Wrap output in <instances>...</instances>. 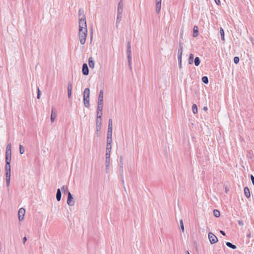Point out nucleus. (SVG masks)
<instances>
[{"mask_svg": "<svg viewBox=\"0 0 254 254\" xmlns=\"http://www.w3.org/2000/svg\"><path fill=\"white\" fill-rule=\"evenodd\" d=\"M78 37L81 44H85L87 36V28L86 22L78 23Z\"/></svg>", "mask_w": 254, "mask_h": 254, "instance_id": "nucleus-1", "label": "nucleus"}, {"mask_svg": "<svg viewBox=\"0 0 254 254\" xmlns=\"http://www.w3.org/2000/svg\"><path fill=\"white\" fill-rule=\"evenodd\" d=\"M89 96H90V89L88 88H86L84 89V93H83V102H84V106L86 108H88L90 106Z\"/></svg>", "mask_w": 254, "mask_h": 254, "instance_id": "nucleus-2", "label": "nucleus"}, {"mask_svg": "<svg viewBox=\"0 0 254 254\" xmlns=\"http://www.w3.org/2000/svg\"><path fill=\"white\" fill-rule=\"evenodd\" d=\"M123 165H124V162L123 160L122 156H121L120 158V176L122 179V182L123 184H124L125 181L124 179V170H123Z\"/></svg>", "mask_w": 254, "mask_h": 254, "instance_id": "nucleus-3", "label": "nucleus"}, {"mask_svg": "<svg viewBox=\"0 0 254 254\" xmlns=\"http://www.w3.org/2000/svg\"><path fill=\"white\" fill-rule=\"evenodd\" d=\"M78 17H79L78 23L86 22V17H85V15L84 14V10L82 8H80L79 9Z\"/></svg>", "mask_w": 254, "mask_h": 254, "instance_id": "nucleus-4", "label": "nucleus"}, {"mask_svg": "<svg viewBox=\"0 0 254 254\" xmlns=\"http://www.w3.org/2000/svg\"><path fill=\"white\" fill-rule=\"evenodd\" d=\"M208 239L211 244H215L218 241L217 237L211 232L208 233Z\"/></svg>", "mask_w": 254, "mask_h": 254, "instance_id": "nucleus-5", "label": "nucleus"}, {"mask_svg": "<svg viewBox=\"0 0 254 254\" xmlns=\"http://www.w3.org/2000/svg\"><path fill=\"white\" fill-rule=\"evenodd\" d=\"M67 203L70 206H73L75 204L74 201L73 200L72 195L69 191L67 193Z\"/></svg>", "mask_w": 254, "mask_h": 254, "instance_id": "nucleus-6", "label": "nucleus"}, {"mask_svg": "<svg viewBox=\"0 0 254 254\" xmlns=\"http://www.w3.org/2000/svg\"><path fill=\"white\" fill-rule=\"evenodd\" d=\"M103 104H97V118H100V116L102 115Z\"/></svg>", "mask_w": 254, "mask_h": 254, "instance_id": "nucleus-7", "label": "nucleus"}, {"mask_svg": "<svg viewBox=\"0 0 254 254\" xmlns=\"http://www.w3.org/2000/svg\"><path fill=\"white\" fill-rule=\"evenodd\" d=\"M25 213V210L23 208H21L18 210V219L20 221H22L24 218Z\"/></svg>", "mask_w": 254, "mask_h": 254, "instance_id": "nucleus-8", "label": "nucleus"}, {"mask_svg": "<svg viewBox=\"0 0 254 254\" xmlns=\"http://www.w3.org/2000/svg\"><path fill=\"white\" fill-rule=\"evenodd\" d=\"M113 124L112 120L109 119L108 122V128L107 135H112Z\"/></svg>", "mask_w": 254, "mask_h": 254, "instance_id": "nucleus-9", "label": "nucleus"}, {"mask_svg": "<svg viewBox=\"0 0 254 254\" xmlns=\"http://www.w3.org/2000/svg\"><path fill=\"white\" fill-rule=\"evenodd\" d=\"M103 95L104 92L103 90H101L99 92V95L98 98L97 104H103Z\"/></svg>", "mask_w": 254, "mask_h": 254, "instance_id": "nucleus-10", "label": "nucleus"}, {"mask_svg": "<svg viewBox=\"0 0 254 254\" xmlns=\"http://www.w3.org/2000/svg\"><path fill=\"white\" fill-rule=\"evenodd\" d=\"M5 179L6 186L8 187L10 181V171H5Z\"/></svg>", "mask_w": 254, "mask_h": 254, "instance_id": "nucleus-11", "label": "nucleus"}, {"mask_svg": "<svg viewBox=\"0 0 254 254\" xmlns=\"http://www.w3.org/2000/svg\"><path fill=\"white\" fill-rule=\"evenodd\" d=\"M82 72L85 75H87L89 74V69L86 64H83L82 65Z\"/></svg>", "mask_w": 254, "mask_h": 254, "instance_id": "nucleus-12", "label": "nucleus"}, {"mask_svg": "<svg viewBox=\"0 0 254 254\" xmlns=\"http://www.w3.org/2000/svg\"><path fill=\"white\" fill-rule=\"evenodd\" d=\"M110 165V158H108V157H106V159H105V166H106L105 171H106V173H109Z\"/></svg>", "mask_w": 254, "mask_h": 254, "instance_id": "nucleus-13", "label": "nucleus"}, {"mask_svg": "<svg viewBox=\"0 0 254 254\" xmlns=\"http://www.w3.org/2000/svg\"><path fill=\"white\" fill-rule=\"evenodd\" d=\"M123 1L122 0H121L118 4L117 13H122L123 11Z\"/></svg>", "mask_w": 254, "mask_h": 254, "instance_id": "nucleus-14", "label": "nucleus"}, {"mask_svg": "<svg viewBox=\"0 0 254 254\" xmlns=\"http://www.w3.org/2000/svg\"><path fill=\"white\" fill-rule=\"evenodd\" d=\"M156 10L157 13H159L161 7V0H156Z\"/></svg>", "mask_w": 254, "mask_h": 254, "instance_id": "nucleus-15", "label": "nucleus"}, {"mask_svg": "<svg viewBox=\"0 0 254 254\" xmlns=\"http://www.w3.org/2000/svg\"><path fill=\"white\" fill-rule=\"evenodd\" d=\"M11 150H6L5 160L11 161Z\"/></svg>", "mask_w": 254, "mask_h": 254, "instance_id": "nucleus-16", "label": "nucleus"}, {"mask_svg": "<svg viewBox=\"0 0 254 254\" xmlns=\"http://www.w3.org/2000/svg\"><path fill=\"white\" fill-rule=\"evenodd\" d=\"M122 17V13H117V17L116 20V27L118 28L119 24L120 23Z\"/></svg>", "mask_w": 254, "mask_h": 254, "instance_id": "nucleus-17", "label": "nucleus"}, {"mask_svg": "<svg viewBox=\"0 0 254 254\" xmlns=\"http://www.w3.org/2000/svg\"><path fill=\"white\" fill-rule=\"evenodd\" d=\"M112 135H107V146H112Z\"/></svg>", "mask_w": 254, "mask_h": 254, "instance_id": "nucleus-18", "label": "nucleus"}, {"mask_svg": "<svg viewBox=\"0 0 254 254\" xmlns=\"http://www.w3.org/2000/svg\"><path fill=\"white\" fill-rule=\"evenodd\" d=\"M62 197V193H61V190L60 189H58L57 190V194H56V198L57 200L59 201L61 199Z\"/></svg>", "mask_w": 254, "mask_h": 254, "instance_id": "nucleus-19", "label": "nucleus"}, {"mask_svg": "<svg viewBox=\"0 0 254 254\" xmlns=\"http://www.w3.org/2000/svg\"><path fill=\"white\" fill-rule=\"evenodd\" d=\"M112 146H109L106 147V157H108V158H110V153L111 151Z\"/></svg>", "mask_w": 254, "mask_h": 254, "instance_id": "nucleus-20", "label": "nucleus"}, {"mask_svg": "<svg viewBox=\"0 0 254 254\" xmlns=\"http://www.w3.org/2000/svg\"><path fill=\"white\" fill-rule=\"evenodd\" d=\"M198 28L197 26H194L193 29V36L196 37L198 34Z\"/></svg>", "mask_w": 254, "mask_h": 254, "instance_id": "nucleus-21", "label": "nucleus"}, {"mask_svg": "<svg viewBox=\"0 0 254 254\" xmlns=\"http://www.w3.org/2000/svg\"><path fill=\"white\" fill-rule=\"evenodd\" d=\"M88 64L89 65V67L93 68L94 67V62L93 60V58L92 57H90L88 59Z\"/></svg>", "mask_w": 254, "mask_h": 254, "instance_id": "nucleus-22", "label": "nucleus"}, {"mask_svg": "<svg viewBox=\"0 0 254 254\" xmlns=\"http://www.w3.org/2000/svg\"><path fill=\"white\" fill-rule=\"evenodd\" d=\"M5 171H10V161L5 160Z\"/></svg>", "mask_w": 254, "mask_h": 254, "instance_id": "nucleus-23", "label": "nucleus"}, {"mask_svg": "<svg viewBox=\"0 0 254 254\" xmlns=\"http://www.w3.org/2000/svg\"><path fill=\"white\" fill-rule=\"evenodd\" d=\"M244 193L247 197L249 198L250 197V195H251L250 191L249 189L247 187H246L244 188Z\"/></svg>", "mask_w": 254, "mask_h": 254, "instance_id": "nucleus-24", "label": "nucleus"}, {"mask_svg": "<svg viewBox=\"0 0 254 254\" xmlns=\"http://www.w3.org/2000/svg\"><path fill=\"white\" fill-rule=\"evenodd\" d=\"M56 116V113L54 112V108H53L51 115V121L52 122H53L55 121Z\"/></svg>", "mask_w": 254, "mask_h": 254, "instance_id": "nucleus-25", "label": "nucleus"}, {"mask_svg": "<svg viewBox=\"0 0 254 254\" xmlns=\"http://www.w3.org/2000/svg\"><path fill=\"white\" fill-rule=\"evenodd\" d=\"M183 48V47L182 46V44L181 43V42H180L179 47L178 51V55H182Z\"/></svg>", "mask_w": 254, "mask_h": 254, "instance_id": "nucleus-26", "label": "nucleus"}, {"mask_svg": "<svg viewBox=\"0 0 254 254\" xmlns=\"http://www.w3.org/2000/svg\"><path fill=\"white\" fill-rule=\"evenodd\" d=\"M127 55H131V46L129 42L127 44Z\"/></svg>", "mask_w": 254, "mask_h": 254, "instance_id": "nucleus-27", "label": "nucleus"}, {"mask_svg": "<svg viewBox=\"0 0 254 254\" xmlns=\"http://www.w3.org/2000/svg\"><path fill=\"white\" fill-rule=\"evenodd\" d=\"M226 245L227 247L234 250L236 249V246L235 245L232 244L230 242H226Z\"/></svg>", "mask_w": 254, "mask_h": 254, "instance_id": "nucleus-28", "label": "nucleus"}, {"mask_svg": "<svg viewBox=\"0 0 254 254\" xmlns=\"http://www.w3.org/2000/svg\"><path fill=\"white\" fill-rule=\"evenodd\" d=\"M220 33L221 35V40L222 41H224L225 40L224 31L222 27H221L220 29Z\"/></svg>", "mask_w": 254, "mask_h": 254, "instance_id": "nucleus-29", "label": "nucleus"}, {"mask_svg": "<svg viewBox=\"0 0 254 254\" xmlns=\"http://www.w3.org/2000/svg\"><path fill=\"white\" fill-rule=\"evenodd\" d=\"M194 64L195 66H198L200 63V60L198 57H196L194 60Z\"/></svg>", "mask_w": 254, "mask_h": 254, "instance_id": "nucleus-30", "label": "nucleus"}, {"mask_svg": "<svg viewBox=\"0 0 254 254\" xmlns=\"http://www.w3.org/2000/svg\"><path fill=\"white\" fill-rule=\"evenodd\" d=\"M102 116H100V118H97L96 120V126H101L102 125Z\"/></svg>", "mask_w": 254, "mask_h": 254, "instance_id": "nucleus-31", "label": "nucleus"}, {"mask_svg": "<svg viewBox=\"0 0 254 254\" xmlns=\"http://www.w3.org/2000/svg\"><path fill=\"white\" fill-rule=\"evenodd\" d=\"M194 56L192 54H190L189 59V64H191L193 63Z\"/></svg>", "mask_w": 254, "mask_h": 254, "instance_id": "nucleus-32", "label": "nucleus"}, {"mask_svg": "<svg viewBox=\"0 0 254 254\" xmlns=\"http://www.w3.org/2000/svg\"><path fill=\"white\" fill-rule=\"evenodd\" d=\"M192 112L195 114L197 113V108L196 104H194L192 107Z\"/></svg>", "mask_w": 254, "mask_h": 254, "instance_id": "nucleus-33", "label": "nucleus"}, {"mask_svg": "<svg viewBox=\"0 0 254 254\" xmlns=\"http://www.w3.org/2000/svg\"><path fill=\"white\" fill-rule=\"evenodd\" d=\"M213 214L216 217H219L220 215L219 211L216 209L213 210Z\"/></svg>", "mask_w": 254, "mask_h": 254, "instance_id": "nucleus-34", "label": "nucleus"}, {"mask_svg": "<svg viewBox=\"0 0 254 254\" xmlns=\"http://www.w3.org/2000/svg\"><path fill=\"white\" fill-rule=\"evenodd\" d=\"M61 190H62L63 191V192H67V193H68V191H69L67 187L66 186H62Z\"/></svg>", "mask_w": 254, "mask_h": 254, "instance_id": "nucleus-35", "label": "nucleus"}, {"mask_svg": "<svg viewBox=\"0 0 254 254\" xmlns=\"http://www.w3.org/2000/svg\"><path fill=\"white\" fill-rule=\"evenodd\" d=\"M25 149L24 147L22 145H19V152L21 154H23L24 153Z\"/></svg>", "mask_w": 254, "mask_h": 254, "instance_id": "nucleus-36", "label": "nucleus"}, {"mask_svg": "<svg viewBox=\"0 0 254 254\" xmlns=\"http://www.w3.org/2000/svg\"><path fill=\"white\" fill-rule=\"evenodd\" d=\"M202 82L205 84H207L208 83V78L207 76H203L202 78Z\"/></svg>", "mask_w": 254, "mask_h": 254, "instance_id": "nucleus-37", "label": "nucleus"}, {"mask_svg": "<svg viewBox=\"0 0 254 254\" xmlns=\"http://www.w3.org/2000/svg\"><path fill=\"white\" fill-rule=\"evenodd\" d=\"M180 227H181V230L183 232H184V226L183 220H180Z\"/></svg>", "mask_w": 254, "mask_h": 254, "instance_id": "nucleus-38", "label": "nucleus"}, {"mask_svg": "<svg viewBox=\"0 0 254 254\" xmlns=\"http://www.w3.org/2000/svg\"><path fill=\"white\" fill-rule=\"evenodd\" d=\"M234 62L235 64H238L239 62V58L238 57H234Z\"/></svg>", "mask_w": 254, "mask_h": 254, "instance_id": "nucleus-39", "label": "nucleus"}, {"mask_svg": "<svg viewBox=\"0 0 254 254\" xmlns=\"http://www.w3.org/2000/svg\"><path fill=\"white\" fill-rule=\"evenodd\" d=\"M72 86L70 82H69L67 85V90H72Z\"/></svg>", "mask_w": 254, "mask_h": 254, "instance_id": "nucleus-40", "label": "nucleus"}, {"mask_svg": "<svg viewBox=\"0 0 254 254\" xmlns=\"http://www.w3.org/2000/svg\"><path fill=\"white\" fill-rule=\"evenodd\" d=\"M6 150H11V145L10 143L7 144Z\"/></svg>", "mask_w": 254, "mask_h": 254, "instance_id": "nucleus-41", "label": "nucleus"}, {"mask_svg": "<svg viewBox=\"0 0 254 254\" xmlns=\"http://www.w3.org/2000/svg\"><path fill=\"white\" fill-rule=\"evenodd\" d=\"M182 55H178V61L179 63L182 62Z\"/></svg>", "mask_w": 254, "mask_h": 254, "instance_id": "nucleus-42", "label": "nucleus"}, {"mask_svg": "<svg viewBox=\"0 0 254 254\" xmlns=\"http://www.w3.org/2000/svg\"><path fill=\"white\" fill-rule=\"evenodd\" d=\"M127 60L128 63H130L131 61V55H127Z\"/></svg>", "mask_w": 254, "mask_h": 254, "instance_id": "nucleus-43", "label": "nucleus"}, {"mask_svg": "<svg viewBox=\"0 0 254 254\" xmlns=\"http://www.w3.org/2000/svg\"><path fill=\"white\" fill-rule=\"evenodd\" d=\"M71 91L72 90H67V96L68 98H70L71 95Z\"/></svg>", "mask_w": 254, "mask_h": 254, "instance_id": "nucleus-44", "label": "nucleus"}, {"mask_svg": "<svg viewBox=\"0 0 254 254\" xmlns=\"http://www.w3.org/2000/svg\"><path fill=\"white\" fill-rule=\"evenodd\" d=\"M251 179L253 185L254 186V176L253 175H251Z\"/></svg>", "mask_w": 254, "mask_h": 254, "instance_id": "nucleus-45", "label": "nucleus"}, {"mask_svg": "<svg viewBox=\"0 0 254 254\" xmlns=\"http://www.w3.org/2000/svg\"><path fill=\"white\" fill-rule=\"evenodd\" d=\"M101 129V126H96V131L97 132L100 131Z\"/></svg>", "mask_w": 254, "mask_h": 254, "instance_id": "nucleus-46", "label": "nucleus"}, {"mask_svg": "<svg viewBox=\"0 0 254 254\" xmlns=\"http://www.w3.org/2000/svg\"><path fill=\"white\" fill-rule=\"evenodd\" d=\"M215 2L217 5H219L220 4V0H214Z\"/></svg>", "mask_w": 254, "mask_h": 254, "instance_id": "nucleus-47", "label": "nucleus"}, {"mask_svg": "<svg viewBox=\"0 0 254 254\" xmlns=\"http://www.w3.org/2000/svg\"><path fill=\"white\" fill-rule=\"evenodd\" d=\"M26 241H27V238L26 237H24L23 239V243L25 244Z\"/></svg>", "mask_w": 254, "mask_h": 254, "instance_id": "nucleus-48", "label": "nucleus"}, {"mask_svg": "<svg viewBox=\"0 0 254 254\" xmlns=\"http://www.w3.org/2000/svg\"><path fill=\"white\" fill-rule=\"evenodd\" d=\"M238 223H239V224L240 225H241V226L243 225V221H242L239 220V221H238Z\"/></svg>", "mask_w": 254, "mask_h": 254, "instance_id": "nucleus-49", "label": "nucleus"}, {"mask_svg": "<svg viewBox=\"0 0 254 254\" xmlns=\"http://www.w3.org/2000/svg\"><path fill=\"white\" fill-rule=\"evenodd\" d=\"M220 233H221V234H222L223 236H225L226 234H225V232H224V231H222V230H221V231H220Z\"/></svg>", "mask_w": 254, "mask_h": 254, "instance_id": "nucleus-50", "label": "nucleus"}, {"mask_svg": "<svg viewBox=\"0 0 254 254\" xmlns=\"http://www.w3.org/2000/svg\"><path fill=\"white\" fill-rule=\"evenodd\" d=\"M247 237H248V238L251 237V234L250 233H249V234H248L247 235Z\"/></svg>", "mask_w": 254, "mask_h": 254, "instance_id": "nucleus-51", "label": "nucleus"}, {"mask_svg": "<svg viewBox=\"0 0 254 254\" xmlns=\"http://www.w3.org/2000/svg\"><path fill=\"white\" fill-rule=\"evenodd\" d=\"M179 66L180 68H182V62H180V63L179 62Z\"/></svg>", "mask_w": 254, "mask_h": 254, "instance_id": "nucleus-52", "label": "nucleus"}, {"mask_svg": "<svg viewBox=\"0 0 254 254\" xmlns=\"http://www.w3.org/2000/svg\"><path fill=\"white\" fill-rule=\"evenodd\" d=\"M128 65H129L130 69H131V62L130 63H128Z\"/></svg>", "mask_w": 254, "mask_h": 254, "instance_id": "nucleus-53", "label": "nucleus"}, {"mask_svg": "<svg viewBox=\"0 0 254 254\" xmlns=\"http://www.w3.org/2000/svg\"><path fill=\"white\" fill-rule=\"evenodd\" d=\"M203 110L204 111H207V108L206 107H204L203 108Z\"/></svg>", "mask_w": 254, "mask_h": 254, "instance_id": "nucleus-54", "label": "nucleus"}, {"mask_svg": "<svg viewBox=\"0 0 254 254\" xmlns=\"http://www.w3.org/2000/svg\"><path fill=\"white\" fill-rule=\"evenodd\" d=\"M41 96V94H37V98L40 99Z\"/></svg>", "mask_w": 254, "mask_h": 254, "instance_id": "nucleus-55", "label": "nucleus"}, {"mask_svg": "<svg viewBox=\"0 0 254 254\" xmlns=\"http://www.w3.org/2000/svg\"><path fill=\"white\" fill-rule=\"evenodd\" d=\"M37 94H41V92L39 88H38Z\"/></svg>", "mask_w": 254, "mask_h": 254, "instance_id": "nucleus-56", "label": "nucleus"}, {"mask_svg": "<svg viewBox=\"0 0 254 254\" xmlns=\"http://www.w3.org/2000/svg\"><path fill=\"white\" fill-rule=\"evenodd\" d=\"M187 254H190V253L189 252V251L187 252Z\"/></svg>", "mask_w": 254, "mask_h": 254, "instance_id": "nucleus-57", "label": "nucleus"}, {"mask_svg": "<svg viewBox=\"0 0 254 254\" xmlns=\"http://www.w3.org/2000/svg\"><path fill=\"white\" fill-rule=\"evenodd\" d=\"M124 188L125 190L126 191V189L125 186H124Z\"/></svg>", "mask_w": 254, "mask_h": 254, "instance_id": "nucleus-58", "label": "nucleus"}]
</instances>
